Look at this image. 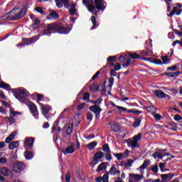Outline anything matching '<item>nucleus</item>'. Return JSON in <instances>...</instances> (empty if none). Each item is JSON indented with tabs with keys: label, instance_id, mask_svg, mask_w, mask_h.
I'll use <instances>...</instances> for the list:
<instances>
[{
	"label": "nucleus",
	"instance_id": "16",
	"mask_svg": "<svg viewBox=\"0 0 182 182\" xmlns=\"http://www.w3.org/2000/svg\"><path fill=\"white\" fill-rule=\"evenodd\" d=\"M108 82H109V85L107 86V89H108L107 90H109L107 92V94L109 95H112V87H113V85H114V77H110L108 79Z\"/></svg>",
	"mask_w": 182,
	"mask_h": 182
},
{
	"label": "nucleus",
	"instance_id": "3",
	"mask_svg": "<svg viewBox=\"0 0 182 182\" xmlns=\"http://www.w3.org/2000/svg\"><path fill=\"white\" fill-rule=\"evenodd\" d=\"M70 32V29L62 25L56 23H48L43 30V35H52V33H60V35H68Z\"/></svg>",
	"mask_w": 182,
	"mask_h": 182
},
{
	"label": "nucleus",
	"instance_id": "9",
	"mask_svg": "<svg viewBox=\"0 0 182 182\" xmlns=\"http://www.w3.org/2000/svg\"><path fill=\"white\" fill-rule=\"evenodd\" d=\"M55 3H56V6L58 8H63V5H64V8H69L70 6V2L69 1V0H55Z\"/></svg>",
	"mask_w": 182,
	"mask_h": 182
},
{
	"label": "nucleus",
	"instance_id": "8",
	"mask_svg": "<svg viewBox=\"0 0 182 182\" xmlns=\"http://www.w3.org/2000/svg\"><path fill=\"white\" fill-rule=\"evenodd\" d=\"M144 176L142 174L137 173H129V182H139L141 180H143Z\"/></svg>",
	"mask_w": 182,
	"mask_h": 182
},
{
	"label": "nucleus",
	"instance_id": "37",
	"mask_svg": "<svg viewBox=\"0 0 182 182\" xmlns=\"http://www.w3.org/2000/svg\"><path fill=\"white\" fill-rule=\"evenodd\" d=\"M126 112L127 113H134V114H141L143 113V112L136 109H127Z\"/></svg>",
	"mask_w": 182,
	"mask_h": 182
},
{
	"label": "nucleus",
	"instance_id": "57",
	"mask_svg": "<svg viewBox=\"0 0 182 182\" xmlns=\"http://www.w3.org/2000/svg\"><path fill=\"white\" fill-rule=\"evenodd\" d=\"M151 170L155 173H159V166H157V164L152 166V168Z\"/></svg>",
	"mask_w": 182,
	"mask_h": 182
},
{
	"label": "nucleus",
	"instance_id": "63",
	"mask_svg": "<svg viewBox=\"0 0 182 182\" xmlns=\"http://www.w3.org/2000/svg\"><path fill=\"white\" fill-rule=\"evenodd\" d=\"M173 31L174 32V33H176V35H178V36L179 38H181L182 36V31H178V30L176 29V28H173Z\"/></svg>",
	"mask_w": 182,
	"mask_h": 182
},
{
	"label": "nucleus",
	"instance_id": "23",
	"mask_svg": "<svg viewBox=\"0 0 182 182\" xmlns=\"http://www.w3.org/2000/svg\"><path fill=\"white\" fill-rule=\"evenodd\" d=\"M128 56H129L131 59H139V60H143V57L140 56V55L136 53H129Z\"/></svg>",
	"mask_w": 182,
	"mask_h": 182
},
{
	"label": "nucleus",
	"instance_id": "56",
	"mask_svg": "<svg viewBox=\"0 0 182 182\" xmlns=\"http://www.w3.org/2000/svg\"><path fill=\"white\" fill-rule=\"evenodd\" d=\"M114 157L117 158V160L120 161L122 160L123 157V154L122 153H118V154H114Z\"/></svg>",
	"mask_w": 182,
	"mask_h": 182
},
{
	"label": "nucleus",
	"instance_id": "1",
	"mask_svg": "<svg viewBox=\"0 0 182 182\" xmlns=\"http://www.w3.org/2000/svg\"><path fill=\"white\" fill-rule=\"evenodd\" d=\"M82 5L92 15L97 16L100 11L105 12L107 3L105 0H82Z\"/></svg>",
	"mask_w": 182,
	"mask_h": 182
},
{
	"label": "nucleus",
	"instance_id": "21",
	"mask_svg": "<svg viewBox=\"0 0 182 182\" xmlns=\"http://www.w3.org/2000/svg\"><path fill=\"white\" fill-rule=\"evenodd\" d=\"M114 60H116V56L112 55V56H109L107 58V65H109L110 68H113L114 66Z\"/></svg>",
	"mask_w": 182,
	"mask_h": 182
},
{
	"label": "nucleus",
	"instance_id": "14",
	"mask_svg": "<svg viewBox=\"0 0 182 182\" xmlns=\"http://www.w3.org/2000/svg\"><path fill=\"white\" fill-rule=\"evenodd\" d=\"M108 124L109 126H110L114 133H122V129H120V126L117 125V124L109 122Z\"/></svg>",
	"mask_w": 182,
	"mask_h": 182
},
{
	"label": "nucleus",
	"instance_id": "13",
	"mask_svg": "<svg viewBox=\"0 0 182 182\" xmlns=\"http://www.w3.org/2000/svg\"><path fill=\"white\" fill-rule=\"evenodd\" d=\"M18 159V155H16V153L11 154L9 156V158L7 159V163L10 164V166H13L16 163V160Z\"/></svg>",
	"mask_w": 182,
	"mask_h": 182
},
{
	"label": "nucleus",
	"instance_id": "11",
	"mask_svg": "<svg viewBox=\"0 0 182 182\" xmlns=\"http://www.w3.org/2000/svg\"><path fill=\"white\" fill-rule=\"evenodd\" d=\"M39 38H38V36H33L29 38H24L22 39L23 44L25 46L31 45L32 43H34V42H36Z\"/></svg>",
	"mask_w": 182,
	"mask_h": 182
},
{
	"label": "nucleus",
	"instance_id": "45",
	"mask_svg": "<svg viewBox=\"0 0 182 182\" xmlns=\"http://www.w3.org/2000/svg\"><path fill=\"white\" fill-rule=\"evenodd\" d=\"M59 122H60V120L59 119H57L53 124V127H52V132H55V130H56V127H58V124H59Z\"/></svg>",
	"mask_w": 182,
	"mask_h": 182
},
{
	"label": "nucleus",
	"instance_id": "36",
	"mask_svg": "<svg viewBox=\"0 0 182 182\" xmlns=\"http://www.w3.org/2000/svg\"><path fill=\"white\" fill-rule=\"evenodd\" d=\"M39 105H41V106L42 114L44 116H46V114H48L49 113V109L43 104L39 103Z\"/></svg>",
	"mask_w": 182,
	"mask_h": 182
},
{
	"label": "nucleus",
	"instance_id": "38",
	"mask_svg": "<svg viewBox=\"0 0 182 182\" xmlns=\"http://www.w3.org/2000/svg\"><path fill=\"white\" fill-rule=\"evenodd\" d=\"M162 63L164 65H168L170 63V60L168 59V55H165L161 57Z\"/></svg>",
	"mask_w": 182,
	"mask_h": 182
},
{
	"label": "nucleus",
	"instance_id": "41",
	"mask_svg": "<svg viewBox=\"0 0 182 182\" xmlns=\"http://www.w3.org/2000/svg\"><path fill=\"white\" fill-rule=\"evenodd\" d=\"M168 124L171 126V127H172L171 130L173 132H177V124H176V122H171L168 123Z\"/></svg>",
	"mask_w": 182,
	"mask_h": 182
},
{
	"label": "nucleus",
	"instance_id": "44",
	"mask_svg": "<svg viewBox=\"0 0 182 182\" xmlns=\"http://www.w3.org/2000/svg\"><path fill=\"white\" fill-rule=\"evenodd\" d=\"M135 159H128L127 162L124 164V167H132Z\"/></svg>",
	"mask_w": 182,
	"mask_h": 182
},
{
	"label": "nucleus",
	"instance_id": "26",
	"mask_svg": "<svg viewBox=\"0 0 182 182\" xmlns=\"http://www.w3.org/2000/svg\"><path fill=\"white\" fill-rule=\"evenodd\" d=\"M19 146V141H13L9 144V149L10 150H14V149H16V147Z\"/></svg>",
	"mask_w": 182,
	"mask_h": 182
},
{
	"label": "nucleus",
	"instance_id": "48",
	"mask_svg": "<svg viewBox=\"0 0 182 182\" xmlns=\"http://www.w3.org/2000/svg\"><path fill=\"white\" fill-rule=\"evenodd\" d=\"M146 50L149 53H153V44L151 43H149L146 46Z\"/></svg>",
	"mask_w": 182,
	"mask_h": 182
},
{
	"label": "nucleus",
	"instance_id": "40",
	"mask_svg": "<svg viewBox=\"0 0 182 182\" xmlns=\"http://www.w3.org/2000/svg\"><path fill=\"white\" fill-rule=\"evenodd\" d=\"M116 171L117 168L114 165H112V166L110 168L109 171H108L109 174H112V176H116Z\"/></svg>",
	"mask_w": 182,
	"mask_h": 182
},
{
	"label": "nucleus",
	"instance_id": "27",
	"mask_svg": "<svg viewBox=\"0 0 182 182\" xmlns=\"http://www.w3.org/2000/svg\"><path fill=\"white\" fill-rule=\"evenodd\" d=\"M105 177H107V180H109V171H106L105 174L103 175V176H99L95 178V181L97 182H104L105 181Z\"/></svg>",
	"mask_w": 182,
	"mask_h": 182
},
{
	"label": "nucleus",
	"instance_id": "42",
	"mask_svg": "<svg viewBox=\"0 0 182 182\" xmlns=\"http://www.w3.org/2000/svg\"><path fill=\"white\" fill-rule=\"evenodd\" d=\"M90 90L91 92H94V93H96L100 90V87H95L94 85H91L90 87Z\"/></svg>",
	"mask_w": 182,
	"mask_h": 182
},
{
	"label": "nucleus",
	"instance_id": "20",
	"mask_svg": "<svg viewBox=\"0 0 182 182\" xmlns=\"http://www.w3.org/2000/svg\"><path fill=\"white\" fill-rule=\"evenodd\" d=\"M41 23V20L36 18L33 23L30 26V28H32L33 31H36L39 29V25Z\"/></svg>",
	"mask_w": 182,
	"mask_h": 182
},
{
	"label": "nucleus",
	"instance_id": "59",
	"mask_svg": "<svg viewBox=\"0 0 182 182\" xmlns=\"http://www.w3.org/2000/svg\"><path fill=\"white\" fill-rule=\"evenodd\" d=\"M155 109H156V107H154V106L146 107V110L149 113H152L153 112H154Z\"/></svg>",
	"mask_w": 182,
	"mask_h": 182
},
{
	"label": "nucleus",
	"instance_id": "2",
	"mask_svg": "<svg viewBox=\"0 0 182 182\" xmlns=\"http://www.w3.org/2000/svg\"><path fill=\"white\" fill-rule=\"evenodd\" d=\"M0 89H5L6 90H11L13 95L17 100L20 101L21 103H25L26 102V97L29 95V92L23 89L11 88V85L4 82H0Z\"/></svg>",
	"mask_w": 182,
	"mask_h": 182
},
{
	"label": "nucleus",
	"instance_id": "51",
	"mask_svg": "<svg viewBox=\"0 0 182 182\" xmlns=\"http://www.w3.org/2000/svg\"><path fill=\"white\" fill-rule=\"evenodd\" d=\"M35 10L36 11V12H38V14H41V15H44L45 14V11H43V9H42V7L37 6Z\"/></svg>",
	"mask_w": 182,
	"mask_h": 182
},
{
	"label": "nucleus",
	"instance_id": "18",
	"mask_svg": "<svg viewBox=\"0 0 182 182\" xmlns=\"http://www.w3.org/2000/svg\"><path fill=\"white\" fill-rule=\"evenodd\" d=\"M0 174L4 177H9L11 176V170L6 167H2L0 168Z\"/></svg>",
	"mask_w": 182,
	"mask_h": 182
},
{
	"label": "nucleus",
	"instance_id": "43",
	"mask_svg": "<svg viewBox=\"0 0 182 182\" xmlns=\"http://www.w3.org/2000/svg\"><path fill=\"white\" fill-rule=\"evenodd\" d=\"M161 182H168V176L166 173L161 175Z\"/></svg>",
	"mask_w": 182,
	"mask_h": 182
},
{
	"label": "nucleus",
	"instance_id": "64",
	"mask_svg": "<svg viewBox=\"0 0 182 182\" xmlns=\"http://www.w3.org/2000/svg\"><path fill=\"white\" fill-rule=\"evenodd\" d=\"M65 182H70V173L68 172L65 174Z\"/></svg>",
	"mask_w": 182,
	"mask_h": 182
},
{
	"label": "nucleus",
	"instance_id": "28",
	"mask_svg": "<svg viewBox=\"0 0 182 182\" xmlns=\"http://www.w3.org/2000/svg\"><path fill=\"white\" fill-rule=\"evenodd\" d=\"M65 133L68 136L73 133V123L68 124V126L67 127V129L65 130Z\"/></svg>",
	"mask_w": 182,
	"mask_h": 182
},
{
	"label": "nucleus",
	"instance_id": "4",
	"mask_svg": "<svg viewBox=\"0 0 182 182\" xmlns=\"http://www.w3.org/2000/svg\"><path fill=\"white\" fill-rule=\"evenodd\" d=\"M26 12H28L26 7H23L21 11L14 16H8L6 17L7 21H19V19H22V18L26 15Z\"/></svg>",
	"mask_w": 182,
	"mask_h": 182
},
{
	"label": "nucleus",
	"instance_id": "50",
	"mask_svg": "<svg viewBox=\"0 0 182 182\" xmlns=\"http://www.w3.org/2000/svg\"><path fill=\"white\" fill-rule=\"evenodd\" d=\"M132 65V58H128L127 62L122 64V66L124 68V69H127V68H129V65Z\"/></svg>",
	"mask_w": 182,
	"mask_h": 182
},
{
	"label": "nucleus",
	"instance_id": "61",
	"mask_svg": "<svg viewBox=\"0 0 182 182\" xmlns=\"http://www.w3.org/2000/svg\"><path fill=\"white\" fill-rule=\"evenodd\" d=\"M149 53H150L149 51L143 50L141 51L140 55H141L142 56H150Z\"/></svg>",
	"mask_w": 182,
	"mask_h": 182
},
{
	"label": "nucleus",
	"instance_id": "7",
	"mask_svg": "<svg viewBox=\"0 0 182 182\" xmlns=\"http://www.w3.org/2000/svg\"><path fill=\"white\" fill-rule=\"evenodd\" d=\"M89 110L90 112H93V113L95 114V119L97 120V119H100V113H102V108L99 105H91L89 107Z\"/></svg>",
	"mask_w": 182,
	"mask_h": 182
},
{
	"label": "nucleus",
	"instance_id": "62",
	"mask_svg": "<svg viewBox=\"0 0 182 182\" xmlns=\"http://www.w3.org/2000/svg\"><path fill=\"white\" fill-rule=\"evenodd\" d=\"M153 63H154L155 65H163V62L161 61V60L155 58H154Z\"/></svg>",
	"mask_w": 182,
	"mask_h": 182
},
{
	"label": "nucleus",
	"instance_id": "24",
	"mask_svg": "<svg viewBox=\"0 0 182 182\" xmlns=\"http://www.w3.org/2000/svg\"><path fill=\"white\" fill-rule=\"evenodd\" d=\"M24 156L26 160H32V159H33V152L26 150L24 152Z\"/></svg>",
	"mask_w": 182,
	"mask_h": 182
},
{
	"label": "nucleus",
	"instance_id": "58",
	"mask_svg": "<svg viewBox=\"0 0 182 182\" xmlns=\"http://www.w3.org/2000/svg\"><path fill=\"white\" fill-rule=\"evenodd\" d=\"M177 68H178V66H177L176 65H173V66H171V67H168V68H167V70H169V71H171V72H174V71L177 70Z\"/></svg>",
	"mask_w": 182,
	"mask_h": 182
},
{
	"label": "nucleus",
	"instance_id": "10",
	"mask_svg": "<svg viewBox=\"0 0 182 182\" xmlns=\"http://www.w3.org/2000/svg\"><path fill=\"white\" fill-rule=\"evenodd\" d=\"M35 143V138L26 137L24 141V146H26L29 150H32L33 148V144Z\"/></svg>",
	"mask_w": 182,
	"mask_h": 182
},
{
	"label": "nucleus",
	"instance_id": "39",
	"mask_svg": "<svg viewBox=\"0 0 182 182\" xmlns=\"http://www.w3.org/2000/svg\"><path fill=\"white\" fill-rule=\"evenodd\" d=\"M102 151H105V153H110V147L109 146V144H105L102 146Z\"/></svg>",
	"mask_w": 182,
	"mask_h": 182
},
{
	"label": "nucleus",
	"instance_id": "17",
	"mask_svg": "<svg viewBox=\"0 0 182 182\" xmlns=\"http://www.w3.org/2000/svg\"><path fill=\"white\" fill-rule=\"evenodd\" d=\"M182 9H178V6L173 7V10L168 14V16L171 18V16H173L175 14L177 15V16H180L181 15Z\"/></svg>",
	"mask_w": 182,
	"mask_h": 182
},
{
	"label": "nucleus",
	"instance_id": "53",
	"mask_svg": "<svg viewBox=\"0 0 182 182\" xmlns=\"http://www.w3.org/2000/svg\"><path fill=\"white\" fill-rule=\"evenodd\" d=\"M122 69V65L120 63H117L115 65H114V70L117 72Z\"/></svg>",
	"mask_w": 182,
	"mask_h": 182
},
{
	"label": "nucleus",
	"instance_id": "52",
	"mask_svg": "<svg viewBox=\"0 0 182 182\" xmlns=\"http://www.w3.org/2000/svg\"><path fill=\"white\" fill-rule=\"evenodd\" d=\"M89 99H90V93H89V92H85V93L84 94L83 97L82 98V100H86V101H87V100H89Z\"/></svg>",
	"mask_w": 182,
	"mask_h": 182
},
{
	"label": "nucleus",
	"instance_id": "25",
	"mask_svg": "<svg viewBox=\"0 0 182 182\" xmlns=\"http://www.w3.org/2000/svg\"><path fill=\"white\" fill-rule=\"evenodd\" d=\"M154 95L159 99H163V97H166V93H164V92H163L160 90H155Z\"/></svg>",
	"mask_w": 182,
	"mask_h": 182
},
{
	"label": "nucleus",
	"instance_id": "12",
	"mask_svg": "<svg viewBox=\"0 0 182 182\" xmlns=\"http://www.w3.org/2000/svg\"><path fill=\"white\" fill-rule=\"evenodd\" d=\"M75 151V144L73 142L70 143V145L67 146L65 150L63 151V154H73Z\"/></svg>",
	"mask_w": 182,
	"mask_h": 182
},
{
	"label": "nucleus",
	"instance_id": "29",
	"mask_svg": "<svg viewBox=\"0 0 182 182\" xmlns=\"http://www.w3.org/2000/svg\"><path fill=\"white\" fill-rule=\"evenodd\" d=\"M103 157H105V153L99 151L95 153V154L94 156V159L95 160H100V159H103Z\"/></svg>",
	"mask_w": 182,
	"mask_h": 182
},
{
	"label": "nucleus",
	"instance_id": "15",
	"mask_svg": "<svg viewBox=\"0 0 182 182\" xmlns=\"http://www.w3.org/2000/svg\"><path fill=\"white\" fill-rule=\"evenodd\" d=\"M126 142L127 143L128 146H131L132 149H139L140 145H139V142L132 140V139H127Z\"/></svg>",
	"mask_w": 182,
	"mask_h": 182
},
{
	"label": "nucleus",
	"instance_id": "6",
	"mask_svg": "<svg viewBox=\"0 0 182 182\" xmlns=\"http://www.w3.org/2000/svg\"><path fill=\"white\" fill-rule=\"evenodd\" d=\"M28 109L35 119H39V112L38 111V107H36V105L31 102L28 105Z\"/></svg>",
	"mask_w": 182,
	"mask_h": 182
},
{
	"label": "nucleus",
	"instance_id": "35",
	"mask_svg": "<svg viewBox=\"0 0 182 182\" xmlns=\"http://www.w3.org/2000/svg\"><path fill=\"white\" fill-rule=\"evenodd\" d=\"M68 12L70 15H72L73 16V15H76V5L75 4H72L71 9L68 10Z\"/></svg>",
	"mask_w": 182,
	"mask_h": 182
},
{
	"label": "nucleus",
	"instance_id": "46",
	"mask_svg": "<svg viewBox=\"0 0 182 182\" xmlns=\"http://www.w3.org/2000/svg\"><path fill=\"white\" fill-rule=\"evenodd\" d=\"M153 157H154V159H163V154H161V153L160 152H157L156 151L155 153L153 154Z\"/></svg>",
	"mask_w": 182,
	"mask_h": 182
},
{
	"label": "nucleus",
	"instance_id": "31",
	"mask_svg": "<svg viewBox=\"0 0 182 182\" xmlns=\"http://www.w3.org/2000/svg\"><path fill=\"white\" fill-rule=\"evenodd\" d=\"M150 166V160H145L142 165L139 167V170H146Z\"/></svg>",
	"mask_w": 182,
	"mask_h": 182
},
{
	"label": "nucleus",
	"instance_id": "34",
	"mask_svg": "<svg viewBox=\"0 0 182 182\" xmlns=\"http://www.w3.org/2000/svg\"><path fill=\"white\" fill-rule=\"evenodd\" d=\"M111 105L112 107H116L119 112H121L122 110V112H126V110H127V108L116 105V104H114L113 102H111Z\"/></svg>",
	"mask_w": 182,
	"mask_h": 182
},
{
	"label": "nucleus",
	"instance_id": "49",
	"mask_svg": "<svg viewBox=\"0 0 182 182\" xmlns=\"http://www.w3.org/2000/svg\"><path fill=\"white\" fill-rule=\"evenodd\" d=\"M5 120H8L9 123L10 125L14 124H15V119L12 118V117H6Z\"/></svg>",
	"mask_w": 182,
	"mask_h": 182
},
{
	"label": "nucleus",
	"instance_id": "55",
	"mask_svg": "<svg viewBox=\"0 0 182 182\" xmlns=\"http://www.w3.org/2000/svg\"><path fill=\"white\" fill-rule=\"evenodd\" d=\"M87 120H90V122H92L93 120V114L92 112H87Z\"/></svg>",
	"mask_w": 182,
	"mask_h": 182
},
{
	"label": "nucleus",
	"instance_id": "22",
	"mask_svg": "<svg viewBox=\"0 0 182 182\" xmlns=\"http://www.w3.org/2000/svg\"><path fill=\"white\" fill-rule=\"evenodd\" d=\"M106 168H107V162H102L97 168L96 171L100 173V171L106 170Z\"/></svg>",
	"mask_w": 182,
	"mask_h": 182
},
{
	"label": "nucleus",
	"instance_id": "60",
	"mask_svg": "<svg viewBox=\"0 0 182 182\" xmlns=\"http://www.w3.org/2000/svg\"><path fill=\"white\" fill-rule=\"evenodd\" d=\"M18 134V133H16V132H11V134L10 135L8 136V137L9 139H11V140H14V139H15V136Z\"/></svg>",
	"mask_w": 182,
	"mask_h": 182
},
{
	"label": "nucleus",
	"instance_id": "19",
	"mask_svg": "<svg viewBox=\"0 0 182 182\" xmlns=\"http://www.w3.org/2000/svg\"><path fill=\"white\" fill-rule=\"evenodd\" d=\"M50 14L47 16V19H59V14L54 10H50Z\"/></svg>",
	"mask_w": 182,
	"mask_h": 182
},
{
	"label": "nucleus",
	"instance_id": "30",
	"mask_svg": "<svg viewBox=\"0 0 182 182\" xmlns=\"http://www.w3.org/2000/svg\"><path fill=\"white\" fill-rule=\"evenodd\" d=\"M142 119L143 116H140L139 118H136L133 124V127H139V126H140V124L141 123Z\"/></svg>",
	"mask_w": 182,
	"mask_h": 182
},
{
	"label": "nucleus",
	"instance_id": "54",
	"mask_svg": "<svg viewBox=\"0 0 182 182\" xmlns=\"http://www.w3.org/2000/svg\"><path fill=\"white\" fill-rule=\"evenodd\" d=\"M105 159L107 161H112V154L110 152H107L105 154Z\"/></svg>",
	"mask_w": 182,
	"mask_h": 182
},
{
	"label": "nucleus",
	"instance_id": "33",
	"mask_svg": "<svg viewBox=\"0 0 182 182\" xmlns=\"http://www.w3.org/2000/svg\"><path fill=\"white\" fill-rule=\"evenodd\" d=\"M91 21L92 23V27L91 28V30L96 29L97 25V23H96V15L92 16H91Z\"/></svg>",
	"mask_w": 182,
	"mask_h": 182
},
{
	"label": "nucleus",
	"instance_id": "47",
	"mask_svg": "<svg viewBox=\"0 0 182 182\" xmlns=\"http://www.w3.org/2000/svg\"><path fill=\"white\" fill-rule=\"evenodd\" d=\"M141 139V133H139L137 135H135L133 137V140L134 141H136L137 143H139V141H140Z\"/></svg>",
	"mask_w": 182,
	"mask_h": 182
},
{
	"label": "nucleus",
	"instance_id": "5",
	"mask_svg": "<svg viewBox=\"0 0 182 182\" xmlns=\"http://www.w3.org/2000/svg\"><path fill=\"white\" fill-rule=\"evenodd\" d=\"M26 168V164L22 161H16V163L13 165V170L16 173H19V171H23Z\"/></svg>",
	"mask_w": 182,
	"mask_h": 182
},
{
	"label": "nucleus",
	"instance_id": "32",
	"mask_svg": "<svg viewBox=\"0 0 182 182\" xmlns=\"http://www.w3.org/2000/svg\"><path fill=\"white\" fill-rule=\"evenodd\" d=\"M96 146H97V142L96 141H94L85 145V147H87V149H88V150H93V149H95V147H96Z\"/></svg>",
	"mask_w": 182,
	"mask_h": 182
}]
</instances>
